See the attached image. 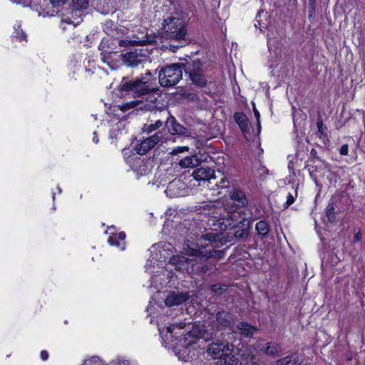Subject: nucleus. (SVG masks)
<instances>
[{
  "label": "nucleus",
  "instance_id": "1",
  "mask_svg": "<svg viewBox=\"0 0 365 365\" xmlns=\"http://www.w3.org/2000/svg\"><path fill=\"white\" fill-rule=\"evenodd\" d=\"M230 202L224 206L217 207L214 204L210 205V225H215L217 221L220 226L227 227L226 221L232 220L238 222L242 216H246L245 210L248 205L247 198L245 192L240 190L235 189L230 192Z\"/></svg>",
  "mask_w": 365,
  "mask_h": 365
},
{
  "label": "nucleus",
  "instance_id": "2",
  "mask_svg": "<svg viewBox=\"0 0 365 365\" xmlns=\"http://www.w3.org/2000/svg\"><path fill=\"white\" fill-rule=\"evenodd\" d=\"M219 235L208 232L197 237L195 243L185 245L183 247V253L188 256L206 260L210 258L219 259L223 257L224 253L220 250H206L209 247H213V244L218 240Z\"/></svg>",
  "mask_w": 365,
  "mask_h": 365
},
{
  "label": "nucleus",
  "instance_id": "3",
  "mask_svg": "<svg viewBox=\"0 0 365 365\" xmlns=\"http://www.w3.org/2000/svg\"><path fill=\"white\" fill-rule=\"evenodd\" d=\"M163 36L169 40H174L179 43L186 41L187 28L182 19L178 17L170 16L165 19L162 26Z\"/></svg>",
  "mask_w": 365,
  "mask_h": 365
},
{
  "label": "nucleus",
  "instance_id": "4",
  "mask_svg": "<svg viewBox=\"0 0 365 365\" xmlns=\"http://www.w3.org/2000/svg\"><path fill=\"white\" fill-rule=\"evenodd\" d=\"M185 63H172L163 67L158 74L159 83L163 87H173L182 78Z\"/></svg>",
  "mask_w": 365,
  "mask_h": 365
},
{
  "label": "nucleus",
  "instance_id": "5",
  "mask_svg": "<svg viewBox=\"0 0 365 365\" xmlns=\"http://www.w3.org/2000/svg\"><path fill=\"white\" fill-rule=\"evenodd\" d=\"M238 221L237 224L233 225L232 224V222H233L232 220L226 221L227 227L223 225L222 227H221L217 221H215V225H217L221 230L228 229L227 238L234 236L235 239L237 240H243L249 236L250 222L246 219L245 216H242Z\"/></svg>",
  "mask_w": 365,
  "mask_h": 365
},
{
  "label": "nucleus",
  "instance_id": "6",
  "mask_svg": "<svg viewBox=\"0 0 365 365\" xmlns=\"http://www.w3.org/2000/svg\"><path fill=\"white\" fill-rule=\"evenodd\" d=\"M184 71L188 74L192 83L197 87H205L207 79L202 69V63L200 60L187 62L184 65Z\"/></svg>",
  "mask_w": 365,
  "mask_h": 365
},
{
  "label": "nucleus",
  "instance_id": "7",
  "mask_svg": "<svg viewBox=\"0 0 365 365\" xmlns=\"http://www.w3.org/2000/svg\"><path fill=\"white\" fill-rule=\"evenodd\" d=\"M120 86L122 91H133L135 94L138 96L148 94L150 92L158 91V89L151 87L148 77L123 82Z\"/></svg>",
  "mask_w": 365,
  "mask_h": 365
},
{
  "label": "nucleus",
  "instance_id": "8",
  "mask_svg": "<svg viewBox=\"0 0 365 365\" xmlns=\"http://www.w3.org/2000/svg\"><path fill=\"white\" fill-rule=\"evenodd\" d=\"M234 349L235 346L233 344H230L226 341H217L216 342H212L208 346L207 352L208 355L216 359L220 358L223 355L232 354Z\"/></svg>",
  "mask_w": 365,
  "mask_h": 365
},
{
  "label": "nucleus",
  "instance_id": "9",
  "mask_svg": "<svg viewBox=\"0 0 365 365\" xmlns=\"http://www.w3.org/2000/svg\"><path fill=\"white\" fill-rule=\"evenodd\" d=\"M195 259H188L182 255L173 256L170 259V264L175 267L178 271L192 274L195 272Z\"/></svg>",
  "mask_w": 365,
  "mask_h": 365
},
{
  "label": "nucleus",
  "instance_id": "10",
  "mask_svg": "<svg viewBox=\"0 0 365 365\" xmlns=\"http://www.w3.org/2000/svg\"><path fill=\"white\" fill-rule=\"evenodd\" d=\"M163 135L160 132L155 133L154 135L138 143L135 150L139 155H145L152 148H153L161 140Z\"/></svg>",
  "mask_w": 365,
  "mask_h": 365
},
{
  "label": "nucleus",
  "instance_id": "11",
  "mask_svg": "<svg viewBox=\"0 0 365 365\" xmlns=\"http://www.w3.org/2000/svg\"><path fill=\"white\" fill-rule=\"evenodd\" d=\"M147 56L142 54L141 51L135 50L128 52L122 56V60L128 66L135 67L145 61Z\"/></svg>",
  "mask_w": 365,
  "mask_h": 365
},
{
  "label": "nucleus",
  "instance_id": "12",
  "mask_svg": "<svg viewBox=\"0 0 365 365\" xmlns=\"http://www.w3.org/2000/svg\"><path fill=\"white\" fill-rule=\"evenodd\" d=\"M185 187V184L181 180L175 179L169 182L165 193L170 197L182 196Z\"/></svg>",
  "mask_w": 365,
  "mask_h": 365
},
{
  "label": "nucleus",
  "instance_id": "13",
  "mask_svg": "<svg viewBox=\"0 0 365 365\" xmlns=\"http://www.w3.org/2000/svg\"><path fill=\"white\" fill-rule=\"evenodd\" d=\"M216 322L217 324V327L221 328H232L234 324L233 315L227 311H220L216 314Z\"/></svg>",
  "mask_w": 365,
  "mask_h": 365
},
{
  "label": "nucleus",
  "instance_id": "14",
  "mask_svg": "<svg viewBox=\"0 0 365 365\" xmlns=\"http://www.w3.org/2000/svg\"><path fill=\"white\" fill-rule=\"evenodd\" d=\"M190 298L189 293L185 292H171L165 299V304L168 307L178 306L187 302Z\"/></svg>",
  "mask_w": 365,
  "mask_h": 365
},
{
  "label": "nucleus",
  "instance_id": "15",
  "mask_svg": "<svg viewBox=\"0 0 365 365\" xmlns=\"http://www.w3.org/2000/svg\"><path fill=\"white\" fill-rule=\"evenodd\" d=\"M192 176L198 181L209 180L215 178V170L209 167H201L193 171Z\"/></svg>",
  "mask_w": 365,
  "mask_h": 365
},
{
  "label": "nucleus",
  "instance_id": "16",
  "mask_svg": "<svg viewBox=\"0 0 365 365\" xmlns=\"http://www.w3.org/2000/svg\"><path fill=\"white\" fill-rule=\"evenodd\" d=\"M120 56L117 52L114 51L110 53H101V61L106 63L111 70H115L118 68L120 63Z\"/></svg>",
  "mask_w": 365,
  "mask_h": 365
},
{
  "label": "nucleus",
  "instance_id": "17",
  "mask_svg": "<svg viewBox=\"0 0 365 365\" xmlns=\"http://www.w3.org/2000/svg\"><path fill=\"white\" fill-rule=\"evenodd\" d=\"M165 125L169 132L173 135L183 134L186 130L185 128L178 123L173 116H170L168 118Z\"/></svg>",
  "mask_w": 365,
  "mask_h": 365
},
{
  "label": "nucleus",
  "instance_id": "18",
  "mask_svg": "<svg viewBox=\"0 0 365 365\" xmlns=\"http://www.w3.org/2000/svg\"><path fill=\"white\" fill-rule=\"evenodd\" d=\"M202 160L197 155L187 156L178 163L181 168H193L198 166Z\"/></svg>",
  "mask_w": 365,
  "mask_h": 365
},
{
  "label": "nucleus",
  "instance_id": "19",
  "mask_svg": "<svg viewBox=\"0 0 365 365\" xmlns=\"http://www.w3.org/2000/svg\"><path fill=\"white\" fill-rule=\"evenodd\" d=\"M125 234L123 232L110 236L108 242L111 246H115L120 250H123L125 246Z\"/></svg>",
  "mask_w": 365,
  "mask_h": 365
},
{
  "label": "nucleus",
  "instance_id": "20",
  "mask_svg": "<svg viewBox=\"0 0 365 365\" xmlns=\"http://www.w3.org/2000/svg\"><path fill=\"white\" fill-rule=\"evenodd\" d=\"M237 328L240 331V334L245 337H252L258 330L256 327L245 322L238 323Z\"/></svg>",
  "mask_w": 365,
  "mask_h": 365
},
{
  "label": "nucleus",
  "instance_id": "21",
  "mask_svg": "<svg viewBox=\"0 0 365 365\" xmlns=\"http://www.w3.org/2000/svg\"><path fill=\"white\" fill-rule=\"evenodd\" d=\"M234 119L243 133L249 130L248 119L243 113H235L234 115Z\"/></svg>",
  "mask_w": 365,
  "mask_h": 365
},
{
  "label": "nucleus",
  "instance_id": "22",
  "mask_svg": "<svg viewBox=\"0 0 365 365\" xmlns=\"http://www.w3.org/2000/svg\"><path fill=\"white\" fill-rule=\"evenodd\" d=\"M237 354L246 361H255V356L250 347L242 344L241 348H237Z\"/></svg>",
  "mask_w": 365,
  "mask_h": 365
},
{
  "label": "nucleus",
  "instance_id": "23",
  "mask_svg": "<svg viewBox=\"0 0 365 365\" xmlns=\"http://www.w3.org/2000/svg\"><path fill=\"white\" fill-rule=\"evenodd\" d=\"M135 167L137 172L141 175L148 173L150 170V163L145 159L138 158L135 161Z\"/></svg>",
  "mask_w": 365,
  "mask_h": 365
},
{
  "label": "nucleus",
  "instance_id": "24",
  "mask_svg": "<svg viewBox=\"0 0 365 365\" xmlns=\"http://www.w3.org/2000/svg\"><path fill=\"white\" fill-rule=\"evenodd\" d=\"M280 351V346L277 343L268 342L265 344L264 353L272 357L277 356Z\"/></svg>",
  "mask_w": 365,
  "mask_h": 365
},
{
  "label": "nucleus",
  "instance_id": "25",
  "mask_svg": "<svg viewBox=\"0 0 365 365\" xmlns=\"http://www.w3.org/2000/svg\"><path fill=\"white\" fill-rule=\"evenodd\" d=\"M238 359L232 354L223 355L216 362V365H237Z\"/></svg>",
  "mask_w": 365,
  "mask_h": 365
},
{
  "label": "nucleus",
  "instance_id": "26",
  "mask_svg": "<svg viewBox=\"0 0 365 365\" xmlns=\"http://www.w3.org/2000/svg\"><path fill=\"white\" fill-rule=\"evenodd\" d=\"M277 365H299L301 361L296 354L287 356L277 361Z\"/></svg>",
  "mask_w": 365,
  "mask_h": 365
},
{
  "label": "nucleus",
  "instance_id": "27",
  "mask_svg": "<svg viewBox=\"0 0 365 365\" xmlns=\"http://www.w3.org/2000/svg\"><path fill=\"white\" fill-rule=\"evenodd\" d=\"M255 230H257L258 235L264 237L269 234L270 228L267 222L261 220L256 223Z\"/></svg>",
  "mask_w": 365,
  "mask_h": 365
},
{
  "label": "nucleus",
  "instance_id": "28",
  "mask_svg": "<svg viewBox=\"0 0 365 365\" xmlns=\"http://www.w3.org/2000/svg\"><path fill=\"white\" fill-rule=\"evenodd\" d=\"M157 38L158 36L155 34L147 33L142 38L138 37V41H135V43H138V45L152 44L156 42Z\"/></svg>",
  "mask_w": 365,
  "mask_h": 365
},
{
  "label": "nucleus",
  "instance_id": "29",
  "mask_svg": "<svg viewBox=\"0 0 365 365\" xmlns=\"http://www.w3.org/2000/svg\"><path fill=\"white\" fill-rule=\"evenodd\" d=\"M326 217L327 218V222H334L335 221V208L333 202H329L325 210Z\"/></svg>",
  "mask_w": 365,
  "mask_h": 365
},
{
  "label": "nucleus",
  "instance_id": "30",
  "mask_svg": "<svg viewBox=\"0 0 365 365\" xmlns=\"http://www.w3.org/2000/svg\"><path fill=\"white\" fill-rule=\"evenodd\" d=\"M110 39H108V38H103L98 48H99V50L101 51V53H113L114 52L113 51V48L110 47Z\"/></svg>",
  "mask_w": 365,
  "mask_h": 365
},
{
  "label": "nucleus",
  "instance_id": "31",
  "mask_svg": "<svg viewBox=\"0 0 365 365\" xmlns=\"http://www.w3.org/2000/svg\"><path fill=\"white\" fill-rule=\"evenodd\" d=\"M163 122L160 120H156L155 123L145 124L143 127V131L150 133L163 126Z\"/></svg>",
  "mask_w": 365,
  "mask_h": 365
},
{
  "label": "nucleus",
  "instance_id": "32",
  "mask_svg": "<svg viewBox=\"0 0 365 365\" xmlns=\"http://www.w3.org/2000/svg\"><path fill=\"white\" fill-rule=\"evenodd\" d=\"M317 127L318 130L319 137L320 138H327V135L326 133V127L324 126V124L321 119H318L317 121Z\"/></svg>",
  "mask_w": 365,
  "mask_h": 365
},
{
  "label": "nucleus",
  "instance_id": "33",
  "mask_svg": "<svg viewBox=\"0 0 365 365\" xmlns=\"http://www.w3.org/2000/svg\"><path fill=\"white\" fill-rule=\"evenodd\" d=\"M73 6L75 9H86L88 5V0H72Z\"/></svg>",
  "mask_w": 365,
  "mask_h": 365
},
{
  "label": "nucleus",
  "instance_id": "34",
  "mask_svg": "<svg viewBox=\"0 0 365 365\" xmlns=\"http://www.w3.org/2000/svg\"><path fill=\"white\" fill-rule=\"evenodd\" d=\"M210 289L217 294H222L227 289V286L225 284H215L211 286Z\"/></svg>",
  "mask_w": 365,
  "mask_h": 365
},
{
  "label": "nucleus",
  "instance_id": "35",
  "mask_svg": "<svg viewBox=\"0 0 365 365\" xmlns=\"http://www.w3.org/2000/svg\"><path fill=\"white\" fill-rule=\"evenodd\" d=\"M210 269V267L205 264H202L195 263V272L194 274H201V273H206L209 269Z\"/></svg>",
  "mask_w": 365,
  "mask_h": 365
},
{
  "label": "nucleus",
  "instance_id": "36",
  "mask_svg": "<svg viewBox=\"0 0 365 365\" xmlns=\"http://www.w3.org/2000/svg\"><path fill=\"white\" fill-rule=\"evenodd\" d=\"M113 41H116L118 43V44L120 46H122V47H125V46H130V45H133V46L138 45V43H135V41H138V38L136 39H135V40H128V39L118 40V39H113Z\"/></svg>",
  "mask_w": 365,
  "mask_h": 365
},
{
  "label": "nucleus",
  "instance_id": "37",
  "mask_svg": "<svg viewBox=\"0 0 365 365\" xmlns=\"http://www.w3.org/2000/svg\"><path fill=\"white\" fill-rule=\"evenodd\" d=\"M82 365H103L99 357L93 356L92 358L85 360Z\"/></svg>",
  "mask_w": 365,
  "mask_h": 365
},
{
  "label": "nucleus",
  "instance_id": "38",
  "mask_svg": "<svg viewBox=\"0 0 365 365\" xmlns=\"http://www.w3.org/2000/svg\"><path fill=\"white\" fill-rule=\"evenodd\" d=\"M157 98L150 97V103L145 105L144 108L148 110H151L155 108H157L156 105Z\"/></svg>",
  "mask_w": 365,
  "mask_h": 365
},
{
  "label": "nucleus",
  "instance_id": "39",
  "mask_svg": "<svg viewBox=\"0 0 365 365\" xmlns=\"http://www.w3.org/2000/svg\"><path fill=\"white\" fill-rule=\"evenodd\" d=\"M15 38L19 39L20 41H26V35L21 29H16Z\"/></svg>",
  "mask_w": 365,
  "mask_h": 365
},
{
  "label": "nucleus",
  "instance_id": "40",
  "mask_svg": "<svg viewBox=\"0 0 365 365\" xmlns=\"http://www.w3.org/2000/svg\"><path fill=\"white\" fill-rule=\"evenodd\" d=\"M264 347L265 344H264L262 341H258L253 349L264 353Z\"/></svg>",
  "mask_w": 365,
  "mask_h": 365
},
{
  "label": "nucleus",
  "instance_id": "41",
  "mask_svg": "<svg viewBox=\"0 0 365 365\" xmlns=\"http://www.w3.org/2000/svg\"><path fill=\"white\" fill-rule=\"evenodd\" d=\"M183 151H188V148L185 147H185H178L175 149H173L170 153L173 155H177L179 153H181Z\"/></svg>",
  "mask_w": 365,
  "mask_h": 365
},
{
  "label": "nucleus",
  "instance_id": "42",
  "mask_svg": "<svg viewBox=\"0 0 365 365\" xmlns=\"http://www.w3.org/2000/svg\"><path fill=\"white\" fill-rule=\"evenodd\" d=\"M294 202V197L291 194L289 193L287 197V201L285 202V207H288L289 205L293 204Z\"/></svg>",
  "mask_w": 365,
  "mask_h": 365
},
{
  "label": "nucleus",
  "instance_id": "43",
  "mask_svg": "<svg viewBox=\"0 0 365 365\" xmlns=\"http://www.w3.org/2000/svg\"><path fill=\"white\" fill-rule=\"evenodd\" d=\"M50 1L53 6L58 7L66 4L67 0H50Z\"/></svg>",
  "mask_w": 365,
  "mask_h": 365
},
{
  "label": "nucleus",
  "instance_id": "44",
  "mask_svg": "<svg viewBox=\"0 0 365 365\" xmlns=\"http://www.w3.org/2000/svg\"><path fill=\"white\" fill-rule=\"evenodd\" d=\"M182 327H179L178 325L173 324V325H170V326L168 327L167 331H168V332L171 333V334H173V333L177 334V332L175 331V329H180Z\"/></svg>",
  "mask_w": 365,
  "mask_h": 365
},
{
  "label": "nucleus",
  "instance_id": "45",
  "mask_svg": "<svg viewBox=\"0 0 365 365\" xmlns=\"http://www.w3.org/2000/svg\"><path fill=\"white\" fill-rule=\"evenodd\" d=\"M349 148L347 145H343L339 150V153L341 155H348Z\"/></svg>",
  "mask_w": 365,
  "mask_h": 365
},
{
  "label": "nucleus",
  "instance_id": "46",
  "mask_svg": "<svg viewBox=\"0 0 365 365\" xmlns=\"http://www.w3.org/2000/svg\"><path fill=\"white\" fill-rule=\"evenodd\" d=\"M309 6V12L313 13L314 11V4L315 0H308Z\"/></svg>",
  "mask_w": 365,
  "mask_h": 365
},
{
  "label": "nucleus",
  "instance_id": "47",
  "mask_svg": "<svg viewBox=\"0 0 365 365\" xmlns=\"http://www.w3.org/2000/svg\"><path fill=\"white\" fill-rule=\"evenodd\" d=\"M41 358L43 361H46L48 358V353L43 350L41 351Z\"/></svg>",
  "mask_w": 365,
  "mask_h": 365
},
{
  "label": "nucleus",
  "instance_id": "48",
  "mask_svg": "<svg viewBox=\"0 0 365 365\" xmlns=\"http://www.w3.org/2000/svg\"><path fill=\"white\" fill-rule=\"evenodd\" d=\"M361 240V233L360 232H356L354 236V242H359Z\"/></svg>",
  "mask_w": 365,
  "mask_h": 365
},
{
  "label": "nucleus",
  "instance_id": "49",
  "mask_svg": "<svg viewBox=\"0 0 365 365\" xmlns=\"http://www.w3.org/2000/svg\"><path fill=\"white\" fill-rule=\"evenodd\" d=\"M241 365H259L255 361H245Z\"/></svg>",
  "mask_w": 365,
  "mask_h": 365
},
{
  "label": "nucleus",
  "instance_id": "50",
  "mask_svg": "<svg viewBox=\"0 0 365 365\" xmlns=\"http://www.w3.org/2000/svg\"><path fill=\"white\" fill-rule=\"evenodd\" d=\"M254 114L257 120L259 121L260 114L259 112L255 108H254Z\"/></svg>",
  "mask_w": 365,
  "mask_h": 365
},
{
  "label": "nucleus",
  "instance_id": "51",
  "mask_svg": "<svg viewBox=\"0 0 365 365\" xmlns=\"http://www.w3.org/2000/svg\"><path fill=\"white\" fill-rule=\"evenodd\" d=\"M93 140L94 143H97L98 142V137L96 135V133L94 132L93 133Z\"/></svg>",
  "mask_w": 365,
  "mask_h": 365
},
{
  "label": "nucleus",
  "instance_id": "52",
  "mask_svg": "<svg viewBox=\"0 0 365 365\" xmlns=\"http://www.w3.org/2000/svg\"><path fill=\"white\" fill-rule=\"evenodd\" d=\"M263 13V11H258L257 16H256V21H257L259 23V21H258V18H259L262 15V14Z\"/></svg>",
  "mask_w": 365,
  "mask_h": 365
},
{
  "label": "nucleus",
  "instance_id": "53",
  "mask_svg": "<svg viewBox=\"0 0 365 365\" xmlns=\"http://www.w3.org/2000/svg\"><path fill=\"white\" fill-rule=\"evenodd\" d=\"M311 154L316 155L317 154L316 150L315 149H312Z\"/></svg>",
  "mask_w": 365,
  "mask_h": 365
},
{
  "label": "nucleus",
  "instance_id": "54",
  "mask_svg": "<svg viewBox=\"0 0 365 365\" xmlns=\"http://www.w3.org/2000/svg\"><path fill=\"white\" fill-rule=\"evenodd\" d=\"M146 75H147V76H151V73H150V72H148V73H146Z\"/></svg>",
  "mask_w": 365,
  "mask_h": 365
},
{
  "label": "nucleus",
  "instance_id": "55",
  "mask_svg": "<svg viewBox=\"0 0 365 365\" xmlns=\"http://www.w3.org/2000/svg\"><path fill=\"white\" fill-rule=\"evenodd\" d=\"M179 46H182V45H177L176 48H178Z\"/></svg>",
  "mask_w": 365,
  "mask_h": 365
},
{
  "label": "nucleus",
  "instance_id": "56",
  "mask_svg": "<svg viewBox=\"0 0 365 365\" xmlns=\"http://www.w3.org/2000/svg\"><path fill=\"white\" fill-rule=\"evenodd\" d=\"M228 240L229 242H232V239H229V240Z\"/></svg>",
  "mask_w": 365,
  "mask_h": 365
}]
</instances>
